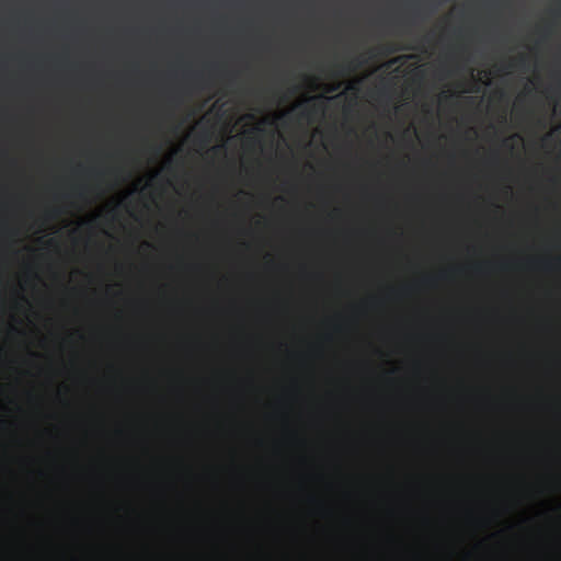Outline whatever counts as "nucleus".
<instances>
[{"mask_svg": "<svg viewBox=\"0 0 561 561\" xmlns=\"http://www.w3.org/2000/svg\"><path fill=\"white\" fill-rule=\"evenodd\" d=\"M73 195L78 196V197H83L84 196V188L83 187H80V188H76V191H73Z\"/></svg>", "mask_w": 561, "mask_h": 561, "instance_id": "obj_1", "label": "nucleus"}, {"mask_svg": "<svg viewBox=\"0 0 561 561\" xmlns=\"http://www.w3.org/2000/svg\"><path fill=\"white\" fill-rule=\"evenodd\" d=\"M222 149H224V146H222V145H221V146H217V147L213 148V150H214V151H216V152H217V151H220V150H222Z\"/></svg>", "mask_w": 561, "mask_h": 561, "instance_id": "obj_2", "label": "nucleus"}]
</instances>
